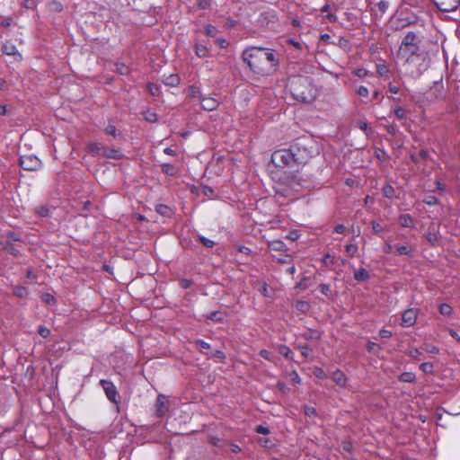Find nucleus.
Instances as JSON below:
<instances>
[{"label": "nucleus", "mask_w": 460, "mask_h": 460, "mask_svg": "<svg viewBox=\"0 0 460 460\" xmlns=\"http://www.w3.org/2000/svg\"><path fill=\"white\" fill-rule=\"evenodd\" d=\"M438 40L425 37L420 30H408L402 38L397 56L405 63L411 64L416 59L425 60L438 55Z\"/></svg>", "instance_id": "f257e3e1"}, {"label": "nucleus", "mask_w": 460, "mask_h": 460, "mask_svg": "<svg viewBox=\"0 0 460 460\" xmlns=\"http://www.w3.org/2000/svg\"><path fill=\"white\" fill-rule=\"evenodd\" d=\"M242 60L254 74L264 75L278 66V61L271 49L248 47L242 53Z\"/></svg>", "instance_id": "f03ea898"}, {"label": "nucleus", "mask_w": 460, "mask_h": 460, "mask_svg": "<svg viewBox=\"0 0 460 460\" xmlns=\"http://www.w3.org/2000/svg\"><path fill=\"white\" fill-rule=\"evenodd\" d=\"M288 86L294 99L298 102L309 103L316 98L317 89L309 77L294 76L290 79Z\"/></svg>", "instance_id": "7ed1b4c3"}, {"label": "nucleus", "mask_w": 460, "mask_h": 460, "mask_svg": "<svg viewBox=\"0 0 460 460\" xmlns=\"http://www.w3.org/2000/svg\"><path fill=\"white\" fill-rule=\"evenodd\" d=\"M295 165L305 164L313 156V152L303 143L297 142L290 146Z\"/></svg>", "instance_id": "20e7f679"}, {"label": "nucleus", "mask_w": 460, "mask_h": 460, "mask_svg": "<svg viewBox=\"0 0 460 460\" xmlns=\"http://www.w3.org/2000/svg\"><path fill=\"white\" fill-rule=\"evenodd\" d=\"M291 148L279 149L271 155V162L278 167H293L295 165Z\"/></svg>", "instance_id": "39448f33"}, {"label": "nucleus", "mask_w": 460, "mask_h": 460, "mask_svg": "<svg viewBox=\"0 0 460 460\" xmlns=\"http://www.w3.org/2000/svg\"><path fill=\"white\" fill-rule=\"evenodd\" d=\"M100 385L104 390L105 395L109 401L114 402L116 404L119 402V392L114 385V384L111 380L102 379L100 380Z\"/></svg>", "instance_id": "423d86ee"}, {"label": "nucleus", "mask_w": 460, "mask_h": 460, "mask_svg": "<svg viewBox=\"0 0 460 460\" xmlns=\"http://www.w3.org/2000/svg\"><path fill=\"white\" fill-rule=\"evenodd\" d=\"M41 161L33 155H22L20 158V166L26 171H38L41 168Z\"/></svg>", "instance_id": "0eeeda50"}, {"label": "nucleus", "mask_w": 460, "mask_h": 460, "mask_svg": "<svg viewBox=\"0 0 460 460\" xmlns=\"http://www.w3.org/2000/svg\"><path fill=\"white\" fill-rule=\"evenodd\" d=\"M302 190V185L300 183V180L296 175H292L287 178V186L286 188L280 191L277 190L280 195L288 197L293 192H299Z\"/></svg>", "instance_id": "6e6552de"}, {"label": "nucleus", "mask_w": 460, "mask_h": 460, "mask_svg": "<svg viewBox=\"0 0 460 460\" xmlns=\"http://www.w3.org/2000/svg\"><path fill=\"white\" fill-rule=\"evenodd\" d=\"M419 309L409 308L402 313V326L411 327L416 323L418 318Z\"/></svg>", "instance_id": "1a4fd4ad"}, {"label": "nucleus", "mask_w": 460, "mask_h": 460, "mask_svg": "<svg viewBox=\"0 0 460 460\" xmlns=\"http://www.w3.org/2000/svg\"><path fill=\"white\" fill-rule=\"evenodd\" d=\"M424 237L433 247L441 245V236L439 234L438 228L434 225L429 226L427 233L424 234Z\"/></svg>", "instance_id": "9d476101"}, {"label": "nucleus", "mask_w": 460, "mask_h": 460, "mask_svg": "<svg viewBox=\"0 0 460 460\" xmlns=\"http://www.w3.org/2000/svg\"><path fill=\"white\" fill-rule=\"evenodd\" d=\"M441 12H453L457 9L460 0H432Z\"/></svg>", "instance_id": "9b49d317"}, {"label": "nucleus", "mask_w": 460, "mask_h": 460, "mask_svg": "<svg viewBox=\"0 0 460 460\" xmlns=\"http://www.w3.org/2000/svg\"><path fill=\"white\" fill-rule=\"evenodd\" d=\"M167 403L168 400L164 395L159 394L157 396L155 403V415L157 417H163L168 411L169 408Z\"/></svg>", "instance_id": "f8f14e48"}, {"label": "nucleus", "mask_w": 460, "mask_h": 460, "mask_svg": "<svg viewBox=\"0 0 460 460\" xmlns=\"http://www.w3.org/2000/svg\"><path fill=\"white\" fill-rule=\"evenodd\" d=\"M398 222L402 227L414 228L415 219L409 214H402L398 218Z\"/></svg>", "instance_id": "ddd939ff"}, {"label": "nucleus", "mask_w": 460, "mask_h": 460, "mask_svg": "<svg viewBox=\"0 0 460 460\" xmlns=\"http://www.w3.org/2000/svg\"><path fill=\"white\" fill-rule=\"evenodd\" d=\"M102 155L106 158L119 160L123 157V154L119 149L109 148L107 146L104 147L103 152H102Z\"/></svg>", "instance_id": "4468645a"}, {"label": "nucleus", "mask_w": 460, "mask_h": 460, "mask_svg": "<svg viewBox=\"0 0 460 460\" xmlns=\"http://www.w3.org/2000/svg\"><path fill=\"white\" fill-rule=\"evenodd\" d=\"M200 104L205 111H214L218 106V102L212 97H203Z\"/></svg>", "instance_id": "2eb2a0df"}, {"label": "nucleus", "mask_w": 460, "mask_h": 460, "mask_svg": "<svg viewBox=\"0 0 460 460\" xmlns=\"http://www.w3.org/2000/svg\"><path fill=\"white\" fill-rule=\"evenodd\" d=\"M332 379L339 386H345L347 378L344 373L339 369L335 370L332 375Z\"/></svg>", "instance_id": "dca6fc26"}, {"label": "nucleus", "mask_w": 460, "mask_h": 460, "mask_svg": "<svg viewBox=\"0 0 460 460\" xmlns=\"http://www.w3.org/2000/svg\"><path fill=\"white\" fill-rule=\"evenodd\" d=\"M269 249L277 252H285L288 250L286 244L279 239H274L268 241L267 243Z\"/></svg>", "instance_id": "f3484780"}, {"label": "nucleus", "mask_w": 460, "mask_h": 460, "mask_svg": "<svg viewBox=\"0 0 460 460\" xmlns=\"http://www.w3.org/2000/svg\"><path fill=\"white\" fill-rule=\"evenodd\" d=\"M163 83L167 86H177L180 84V77L176 74H170L163 76Z\"/></svg>", "instance_id": "a211bd4d"}, {"label": "nucleus", "mask_w": 460, "mask_h": 460, "mask_svg": "<svg viewBox=\"0 0 460 460\" xmlns=\"http://www.w3.org/2000/svg\"><path fill=\"white\" fill-rule=\"evenodd\" d=\"M394 249L398 255L411 256L414 252V248L411 245L396 244L394 245Z\"/></svg>", "instance_id": "6ab92c4d"}, {"label": "nucleus", "mask_w": 460, "mask_h": 460, "mask_svg": "<svg viewBox=\"0 0 460 460\" xmlns=\"http://www.w3.org/2000/svg\"><path fill=\"white\" fill-rule=\"evenodd\" d=\"M301 337L306 341L319 340L321 338V334L316 330L309 329L305 332L301 333Z\"/></svg>", "instance_id": "aec40b11"}, {"label": "nucleus", "mask_w": 460, "mask_h": 460, "mask_svg": "<svg viewBox=\"0 0 460 460\" xmlns=\"http://www.w3.org/2000/svg\"><path fill=\"white\" fill-rule=\"evenodd\" d=\"M354 279L361 282L366 281L369 279V273L366 269L360 268L354 273Z\"/></svg>", "instance_id": "412c9836"}, {"label": "nucleus", "mask_w": 460, "mask_h": 460, "mask_svg": "<svg viewBox=\"0 0 460 460\" xmlns=\"http://www.w3.org/2000/svg\"><path fill=\"white\" fill-rule=\"evenodd\" d=\"M277 349H278L279 353L281 354L282 356H284L286 358L292 359L293 353L290 350V349L288 348V346H287L285 344H279L277 346Z\"/></svg>", "instance_id": "4be33fe9"}, {"label": "nucleus", "mask_w": 460, "mask_h": 460, "mask_svg": "<svg viewBox=\"0 0 460 460\" xmlns=\"http://www.w3.org/2000/svg\"><path fill=\"white\" fill-rule=\"evenodd\" d=\"M2 51L5 55L13 56L18 53L16 47L13 44L4 43L2 46Z\"/></svg>", "instance_id": "5701e85b"}, {"label": "nucleus", "mask_w": 460, "mask_h": 460, "mask_svg": "<svg viewBox=\"0 0 460 460\" xmlns=\"http://www.w3.org/2000/svg\"><path fill=\"white\" fill-rule=\"evenodd\" d=\"M376 67L377 75L381 77H386L390 73L388 66L385 63L376 64Z\"/></svg>", "instance_id": "b1692460"}, {"label": "nucleus", "mask_w": 460, "mask_h": 460, "mask_svg": "<svg viewBox=\"0 0 460 460\" xmlns=\"http://www.w3.org/2000/svg\"><path fill=\"white\" fill-rule=\"evenodd\" d=\"M206 318L215 323H220L224 320L223 314L219 311H212L206 314Z\"/></svg>", "instance_id": "393cba45"}, {"label": "nucleus", "mask_w": 460, "mask_h": 460, "mask_svg": "<svg viewBox=\"0 0 460 460\" xmlns=\"http://www.w3.org/2000/svg\"><path fill=\"white\" fill-rule=\"evenodd\" d=\"M105 146L100 144V143H90L88 145V150L91 153L96 154V155H102V152H103Z\"/></svg>", "instance_id": "a878e982"}, {"label": "nucleus", "mask_w": 460, "mask_h": 460, "mask_svg": "<svg viewBox=\"0 0 460 460\" xmlns=\"http://www.w3.org/2000/svg\"><path fill=\"white\" fill-rule=\"evenodd\" d=\"M208 49L207 47L201 45V44H196L195 45V54L199 58H206L208 55Z\"/></svg>", "instance_id": "bb28decb"}, {"label": "nucleus", "mask_w": 460, "mask_h": 460, "mask_svg": "<svg viewBox=\"0 0 460 460\" xmlns=\"http://www.w3.org/2000/svg\"><path fill=\"white\" fill-rule=\"evenodd\" d=\"M13 295L20 298L26 297L28 296V289L23 286H16L13 288Z\"/></svg>", "instance_id": "cd10ccee"}, {"label": "nucleus", "mask_w": 460, "mask_h": 460, "mask_svg": "<svg viewBox=\"0 0 460 460\" xmlns=\"http://www.w3.org/2000/svg\"><path fill=\"white\" fill-rule=\"evenodd\" d=\"M297 349L305 358H309L312 354V349L307 344H298Z\"/></svg>", "instance_id": "c85d7f7f"}, {"label": "nucleus", "mask_w": 460, "mask_h": 460, "mask_svg": "<svg viewBox=\"0 0 460 460\" xmlns=\"http://www.w3.org/2000/svg\"><path fill=\"white\" fill-rule=\"evenodd\" d=\"M36 214L41 217H47L50 215V209L46 206H39L35 209Z\"/></svg>", "instance_id": "c756f323"}, {"label": "nucleus", "mask_w": 460, "mask_h": 460, "mask_svg": "<svg viewBox=\"0 0 460 460\" xmlns=\"http://www.w3.org/2000/svg\"><path fill=\"white\" fill-rule=\"evenodd\" d=\"M399 379L402 382L411 383L415 379V375L411 372H404L400 376Z\"/></svg>", "instance_id": "7c9ffc66"}, {"label": "nucleus", "mask_w": 460, "mask_h": 460, "mask_svg": "<svg viewBox=\"0 0 460 460\" xmlns=\"http://www.w3.org/2000/svg\"><path fill=\"white\" fill-rule=\"evenodd\" d=\"M162 172L166 175H174L175 174V168L171 164H162Z\"/></svg>", "instance_id": "2f4dec72"}, {"label": "nucleus", "mask_w": 460, "mask_h": 460, "mask_svg": "<svg viewBox=\"0 0 460 460\" xmlns=\"http://www.w3.org/2000/svg\"><path fill=\"white\" fill-rule=\"evenodd\" d=\"M376 5L377 6L379 13L384 14L389 7V2L386 0H380L376 4Z\"/></svg>", "instance_id": "473e14b6"}, {"label": "nucleus", "mask_w": 460, "mask_h": 460, "mask_svg": "<svg viewBox=\"0 0 460 460\" xmlns=\"http://www.w3.org/2000/svg\"><path fill=\"white\" fill-rule=\"evenodd\" d=\"M439 313L442 315H450L453 312V308L448 304H441L438 307Z\"/></svg>", "instance_id": "72a5a7b5"}, {"label": "nucleus", "mask_w": 460, "mask_h": 460, "mask_svg": "<svg viewBox=\"0 0 460 460\" xmlns=\"http://www.w3.org/2000/svg\"><path fill=\"white\" fill-rule=\"evenodd\" d=\"M49 8L52 12H61L63 10V5L60 2H58L57 0H52L49 4Z\"/></svg>", "instance_id": "f704fd0d"}, {"label": "nucleus", "mask_w": 460, "mask_h": 460, "mask_svg": "<svg viewBox=\"0 0 460 460\" xmlns=\"http://www.w3.org/2000/svg\"><path fill=\"white\" fill-rule=\"evenodd\" d=\"M394 114L399 119H406V111L402 107L398 106L394 108Z\"/></svg>", "instance_id": "c9c22d12"}, {"label": "nucleus", "mask_w": 460, "mask_h": 460, "mask_svg": "<svg viewBox=\"0 0 460 460\" xmlns=\"http://www.w3.org/2000/svg\"><path fill=\"white\" fill-rule=\"evenodd\" d=\"M383 193L385 197L388 199H393L394 197L395 191L394 189L391 185H385L383 188Z\"/></svg>", "instance_id": "e433bc0d"}, {"label": "nucleus", "mask_w": 460, "mask_h": 460, "mask_svg": "<svg viewBox=\"0 0 460 460\" xmlns=\"http://www.w3.org/2000/svg\"><path fill=\"white\" fill-rule=\"evenodd\" d=\"M198 240L207 248H212L215 242L202 235L198 236Z\"/></svg>", "instance_id": "4c0bfd02"}, {"label": "nucleus", "mask_w": 460, "mask_h": 460, "mask_svg": "<svg viewBox=\"0 0 460 460\" xmlns=\"http://www.w3.org/2000/svg\"><path fill=\"white\" fill-rule=\"evenodd\" d=\"M41 299L48 305H55L57 302L55 296L49 293L43 294Z\"/></svg>", "instance_id": "58836bf2"}, {"label": "nucleus", "mask_w": 460, "mask_h": 460, "mask_svg": "<svg viewBox=\"0 0 460 460\" xmlns=\"http://www.w3.org/2000/svg\"><path fill=\"white\" fill-rule=\"evenodd\" d=\"M147 89L153 96H158L161 92L160 87L157 84L152 83L147 84Z\"/></svg>", "instance_id": "ea45409f"}, {"label": "nucleus", "mask_w": 460, "mask_h": 460, "mask_svg": "<svg viewBox=\"0 0 460 460\" xmlns=\"http://www.w3.org/2000/svg\"><path fill=\"white\" fill-rule=\"evenodd\" d=\"M420 368L427 374H431L433 372V364L430 362H424L420 366Z\"/></svg>", "instance_id": "a19ab883"}, {"label": "nucleus", "mask_w": 460, "mask_h": 460, "mask_svg": "<svg viewBox=\"0 0 460 460\" xmlns=\"http://www.w3.org/2000/svg\"><path fill=\"white\" fill-rule=\"evenodd\" d=\"M358 245L354 243H349L345 246L346 252L352 257L354 256L358 252Z\"/></svg>", "instance_id": "79ce46f5"}, {"label": "nucleus", "mask_w": 460, "mask_h": 460, "mask_svg": "<svg viewBox=\"0 0 460 460\" xmlns=\"http://www.w3.org/2000/svg\"><path fill=\"white\" fill-rule=\"evenodd\" d=\"M356 93L360 97H367L369 94V91L366 86L360 85L356 89Z\"/></svg>", "instance_id": "37998d69"}, {"label": "nucleus", "mask_w": 460, "mask_h": 460, "mask_svg": "<svg viewBox=\"0 0 460 460\" xmlns=\"http://www.w3.org/2000/svg\"><path fill=\"white\" fill-rule=\"evenodd\" d=\"M259 355L263 358L264 359L268 360V361H270V362H273L274 361V358L273 356L271 355V353L267 350V349H261L259 353Z\"/></svg>", "instance_id": "c03bdc74"}, {"label": "nucleus", "mask_w": 460, "mask_h": 460, "mask_svg": "<svg viewBox=\"0 0 460 460\" xmlns=\"http://www.w3.org/2000/svg\"><path fill=\"white\" fill-rule=\"evenodd\" d=\"M353 74L359 78H365L368 75V71L365 68H358L353 71Z\"/></svg>", "instance_id": "a18cd8bd"}, {"label": "nucleus", "mask_w": 460, "mask_h": 460, "mask_svg": "<svg viewBox=\"0 0 460 460\" xmlns=\"http://www.w3.org/2000/svg\"><path fill=\"white\" fill-rule=\"evenodd\" d=\"M196 346L201 352H203V349H208L210 348V345L208 342L204 341L203 340L196 341Z\"/></svg>", "instance_id": "49530a36"}, {"label": "nucleus", "mask_w": 460, "mask_h": 460, "mask_svg": "<svg viewBox=\"0 0 460 460\" xmlns=\"http://www.w3.org/2000/svg\"><path fill=\"white\" fill-rule=\"evenodd\" d=\"M205 31H206L207 35H208L210 37H215L217 34V28L211 24H208L205 27Z\"/></svg>", "instance_id": "de8ad7c7"}, {"label": "nucleus", "mask_w": 460, "mask_h": 460, "mask_svg": "<svg viewBox=\"0 0 460 460\" xmlns=\"http://www.w3.org/2000/svg\"><path fill=\"white\" fill-rule=\"evenodd\" d=\"M277 261L282 264H288L292 261V256L290 254H284L283 256L277 258Z\"/></svg>", "instance_id": "09e8293b"}, {"label": "nucleus", "mask_w": 460, "mask_h": 460, "mask_svg": "<svg viewBox=\"0 0 460 460\" xmlns=\"http://www.w3.org/2000/svg\"><path fill=\"white\" fill-rule=\"evenodd\" d=\"M38 333L43 338H48L50 335V330L45 326H40Z\"/></svg>", "instance_id": "8fccbe9b"}, {"label": "nucleus", "mask_w": 460, "mask_h": 460, "mask_svg": "<svg viewBox=\"0 0 460 460\" xmlns=\"http://www.w3.org/2000/svg\"><path fill=\"white\" fill-rule=\"evenodd\" d=\"M116 71L120 75H126L128 73V68L124 64H116Z\"/></svg>", "instance_id": "3c124183"}, {"label": "nucleus", "mask_w": 460, "mask_h": 460, "mask_svg": "<svg viewBox=\"0 0 460 460\" xmlns=\"http://www.w3.org/2000/svg\"><path fill=\"white\" fill-rule=\"evenodd\" d=\"M145 119L147 120V121H150V122H155L156 121L157 119V115L156 113L151 111H148L145 113Z\"/></svg>", "instance_id": "603ef678"}, {"label": "nucleus", "mask_w": 460, "mask_h": 460, "mask_svg": "<svg viewBox=\"0 0 460 460\" xmlns=\"http://www.w3.org/2000/svg\"><path fill=\"white\" fill-rule=\"evenodd\" d=\"M304 412L307 417H314L316 415V410L312 406H305Z\"/></svg>", "instance_id": "864d4df0"}, {"label": "nucleus", "mask_w": 460, "mask_h": 460, "mask_svg": "<svg viewBox=\"0 0 460 460\" xmlns=\"http://www.w3.org/2000/svg\"><path fill=\"white\" fill-rule=\"evenodd\" d=\"M314 374L317 378L323 379L326 377V374L322 367H315Z\"/></svg>", "instance_id": "5fc2aeb1"}, {"label": "nucleus", "mask_w": 460, "mask_h": 460, "mask_svg": "<svg viewBox=\"0 0 460 460\" xmlns=\"http://www.w3.org/2000/svg\"><path fill=\"white\" fill-rule=\"evenodd\" d=\"M385 129H386L387 133L392 136H394L398 131V128L395 124H390V125L385 126Z\"/></svg>", "instance_id": "6e6d98bb"}, {"label": "nucleus", "mask_w": 460, "mask_h": 460, "mask_svg": "<svg viewBox=\"0 0 460 460\" xmlns=\"http://www.w3.org/2000/svg\"><path fill=\"white\" fill-rule=\"evenodd\" d=\"M105 133L108 134V135H111L113 137H116V132H117V129H116V127L112 124H109L106 128H105Z\"/></svg>", "instance_id": "4d7b16f0"}, {"label": "nucleus", "mask_w": 460, "mask_h": 460, "mask_svg": "<svg viewBox=\"0 0 460 460\" xmlns=\"http://www.w3.org/2000/svg\"><path fill=\"white\" fill-rule=\"evenodd\" d=\"M255 431L259 434L268 435L270 433V429L262 425H258L255 428Z\"/></svg>", "instance_id": "13d9d810"}, {"label": "nucleus", "mask_w": 460, "mask_h": 460, "mask_svg": "<svg viewBox=\"0 0 460 460\" xmlns=\"http://www.w3.org/2000/svg\"><path fill=\"white\" fill-rule=\"evenodd\" d=\"M408 355L413 358H419L421 355V352L419 349H411L409 350Z\"/></svg>", "instance_id": "bf43d9fd"}, {"label": "nucleus", "mask_w": 460, "mask_h": 460, "mask_svg": "<svg viewBox=\"0 0 460 460\" xmlns=\"http://www.w3.org/2000/svg\"><path fill=\"white\" fill-rule=\"evenodd\" d=\"M424 202L428 205H436L438 203V199L435 196H429L425 199Z\"/></svg>", "instance_id": "052dcab7"}, {"label": "nucleus", "mask_w": 460, "mask_h": 460, "mask_svg": "<svg viewBox=\"0 0 460 460\" xmlns=\"http://www.w3.org/2000/svg\"><path fill=\"white\" fill-rule=\"evenodd\" d=\"M197 5L199 9L205 10L209 7V2L208 0H198Z\"/></svg>", "instance_id": "680f3d73"}, {"label": "nucleus", "mask_w": 460, "mask_h": 460, "mask_svg": "<svg viewBox=\"0 0 460 460\" xmlns=\"http://www.w3.org/2000/svg\"><path fill=\"white\" fill-rule=\"evenodd\" d=\"M5 251L8 252L9 253H11L12 255L15 256V257H18L20 255L19 250L14 248L10 243H8V249L5 250Z\"/></svg>", "instance_id": "e2e57ef3"}, {"label": "nucleus", "mask_w": 460, "mask_h": 460, "mask_svg": "<svg viewBox=\"0 0 460 460\" xmlns=\"http://www.w3.org/2000/svg\"><path fill=\"white\" fill-rule=\"evenodd\" d=\"M372 229L375 233L379 234L383 231V226L379 223L373 221Z\"/></svg>", "instance_id": "0e129e2a"}, {"label": "nucleus", "mask_w": 460, "mask_h": 460, "mask_svg": "<svg viewBox=\"0 0 460 460\" xmlns=\"http://www.w3.org/2000/svg\"><path fill=\"white\" fill-rule=\"evenodd\" d=\"M319 288H320V291L325 295V296H328L329 293L331 292L330 290V286L329 285H326V284H321L319 286Z\"/></svg>", "instance_id": "69168bd1"}, {"label": "nucleus", "mask_w": 460, "mask_h": 460, "mask_svg": "<svg viewBox=\"0 0 460 460\" xmlns=\"http://www.w3.org/2000/svg\"><path fill=\"white\" fill-rule=\"evenodd\" d=\"M425 350L429 353H431V354H437L438 353V349L435 346H432V345H426L425 346Z\"/></svg>", "instance_id": "338daca9"}, {"label": "nucleus", "mask_w": 460, "mask_h": 460, "mask_svg": "<svg viewBox=\"0 0 460 460\" xmlns=\"http://www.w3.org/2000/svg\"><path fill=\"white\" fill-rule=\"evenodd\" d=\"M379 336L383 339L390 338L392 336V332L388 330L382 329L379 332Z\"/></svg>", "instance_id": "774afa93"}]
</instances>
